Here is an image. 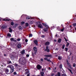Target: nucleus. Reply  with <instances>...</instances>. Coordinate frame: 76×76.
Segmentation results:
<instances>
[{"mask_svg":"<svg viewBox=\"0 0 76 76\" xmlns=\"http://www.w3.org/2000/svg\"><path fill=\"white\" fill-rule=\"evenodd\" d=\"M19 62L20 63H25L26 62V59L24 57H21L18 60Z\"/></svg>","mask_w":76,"mask_h":76,"instance_id":"1","label":"nucleus"},{"mask_svg":"<svg viewBox=\"0 0 76 76\" xmlns=\"http://www.w3.org/2000/svg\"><path fill=\"white\" fill-rule=\"evenodd\" d=\"M37 25L38 28H42V25L40 23V22H38Z\"/></svg>","mask_w":76,"mask_h":76,"instance_id":"2","label":"nucleus"},{"mask_svg":"<svg viewBox=\"0 0 76 76\" xmlns=\"http://www.w3.org/2000/svg\"><path fill=\"white\" fill-rule=\"evenodd\" d=\"M34 50L35 54H36V53H37V48L35 47L34 48Z\"/></svg>","mask_w":76,"mask_h":76,"instance_id":"3","label":"nucleus"},{"mask_svg":"<svg viewBox=\"0 0 76 76\" xmlns=\"http://www.w3.org/2000/svg\"><path fill=\"white\" fill-rule=\"evenodd\" d=\"M45 56L46 58H45L44 59L45 60H47L48 59L47 58L50 57V55H45Z\"/></svg>","mask_w":76,"mask_h":76,"instance_id":"4","label":"nucleus"},{"mask_svg":"<svg viewBox=\"0 0 76 76\" xmlns=\"http://www.w3.org/2000/svg\"><path fill=\"white\" fill-rule=\"evenodd\" d=\"M45 51H47V52H50V50L48 49V47L47 46L46 47V49L45 50Z\"/></svg>","mask_w":76,"mask_h":76,"instance_id":"5","label":"nucleus"},{"mask_svg":"<svg viewBox=\"0 0 76 76\" xmlns=\"http://www.w3.org/2000/svg\"><path fill=\"white\" fill-rule=\"evenodd\" d=\"M42 24L43 25V26H45V27H46L47 29H48V25H47L46 24H45V23H42Z\"/></svg>","mask_w":76,"mask_h":76,"instance_id":"6","label":"nucleus"},{"mask_svg":"<svg viewBox=\"0 0 76 76\" xmlns=\"http://www.w3.org/2000/svg\"><path fill=\"white\" fill-rule=\"evenodd\" d=\"M14 71V67L11 68V70L10 71V72L11 73H12V72H13Z\"/></svg>","mask_w":76,"mask_h":76,"instance_id":"7","label":"nucleus"},{"mask_svg":"<svg viewBox=\"0 0 76 76\" xmlns=\"http://www.w3.org/2000/svg\"><path fill=\"white\" fill-rule=\"evenodd\" d=\"M7 67H9L11 69V68L13 67V66H12V65H8L7 66Z\"/></svg>","mask_w":76,"mask_h":76,"instance_id":"8","label":"nucleus"},{"mask_svg":"<svg viewBox=\"0 0 76 76\" xmlns=\"http://www.w3.org/2000/svg\"><path fill=\"white\" fill-rule=\"evenodd\" d=\"M45 45H50V42H47L45 43Z\"/></svg>","mask_w":76,"mask_h":76,"instance_id":"9","label":"nucleus"},{"mask_svg":"<svg viewBox=\"0 0 76 76\" xmlns=\"http://www.w3.org/2000/svg\"><path fill=\"white\" fill-rule=\"evenodd\" d=\"M10 40L12 41H14V42H16V40L15 39L13 38H11L10 39Z\"/></svg>","mask_w":76,"mask_h":76,"instance_id":"10","label":"nucleus"},{"mask_svg":"<svg viewBox=\"0 0 76 76\" xmlns=\"http://www.w3.org/2000/svg\"><path fill=\"white\" fill-rule=\"evenodd\" d=\"M34 43L35 44H36V45H38V41H37V40H34Z\"/></svg>","mask_w":76,"mask_h":76,"instance_id":"11","label":"nucleus"},{"mask_svg":"<svg viewBox=\"0 0 76 76\" xmlns=\"http://www.w3.org/2000/svg\"><path fill=\"white\" fill-rule=\"evenodd\" d=\"M37 68L39 69H40L41 68V66L39 65H38L37 66Z\"/></svg>","mask_w":76,"mask_h":76,"instance_id":"12","label":"nucleus"},{"mask_svg":"<svg viewBox=\"0 0 76 76\" xmlns=\"http://www.w3.org/2000/svg\"><path fill=\"white\" fill-rule=\"evenodd\" d=\"M18 48H20V47H21V44H18L17 46Z\"/></svg>","mask_w":76,"mask_h":76,"instance_id":"13","label":"nucleus"},{"mask_svg":"<svg viewBox=\"0 0 76 76\" xmlns=\"http://www.w3.org/2000/svg\"><path fill=\"white\" fill-rule=\"evenodd\" d=\"M17 26H18V24L16 23L14 25L13 28H16Z\"/></svg>","mask_w":76,"mask_h":76,"instance_id":"14","label":"nucleus"},{"mask_svg":"<svg viewBox=\"0 0 76 76\" xmlns=\"http://www.w3.org/2000/svg\"><path fill=\"white\" fill-rule=\"evenodd\" d=\"M18 28L19 29V30H22V29H23V28H22V27L21 26H19L18 27Z\"/></svg>","mask_w":76,"mask_h":76,"instance_id":"15","label":"nucleus"},{"mask_svg":"<svg viewBox=\"0 0 76 76\" xmlns=\"http://www.w3.org/2000/svg\"><path fill=\"white\" fill-rule=\"evenodd\" d=\"M25 71L26 72H26V73H25V74L26 75L27 74H28V73H29V72L28 71V69H26Z\"/></svg>","mask_w":76,"mask_h":76,"instance_id":"16","label":"nucleus"},{"mask_svg":"<svg viewBox=\"0 0 76 76\" xmlns=\"http://www.w3.org/2000/svg\"><path fill=\"white\" fill-rule=\"evenodd\" d=\"M61 39H59L58 40V43H60V42H61Z\"/></svg>","mask_w":76,"mask_h":76,"instance_id":"17","label":"nucleus"},{"mask_svg":"<svg viewBox=\"0 0 76 76\" xmlns=\"http://www.w3.org/2000/svg\"><path fill=\"white\" fill-rule=\"evenodd\" d=\"M6 27H7V26H2V29H4V28H6Z\"/></svg>","mask_w":76,"mask_h":76,"instance_id":"18","label":"nucleus"},{"mask_svg":"<svg viewBox=\"0 0 76 76\" xmlns=\"http://www.w3.org/2000/svg\"><path fill=\"white\" fill-rule=\"evenodd\" d=\"M5 72L6 73H8L9 72V70L7 69H5Z\"/></svg>","mask_w":76,"mask_h":76,"instance_id":"19","label":"nucleus"},{"mask_svg":"<svg viewBox=\"0 0 76 76\" xmlns=\"http://www.w3.org/2000/svg\"><path fill=\"white\" fill-rule=\"evenodd\" d=\"M21 54H23L25 53V50H23L22 52H21Z\"/></svg>","mask_w":76,"mask_h":76,"instance_id":"20","label":"nucleus"},{"mask_svg":"<svg viewBox=\"0 0 76 76\" xmlns=\"http://www.w3.org/2000/svg\"><path fill=\"white\" fill-rule=\"evenodd\" d=\"M9 29L10 32H12V28H9Z\"/></svg>","mask_w":76,"mask_h":76,"instance_id":"21","label":"nucleus"},{"mask_svg":"<svg viewBox=\"0 0 76 76\" xmlns=\"http://www.w3.org/2000/svg\"><path fill=\"white\" fill-rule=\"evenodd\" d=\"M55 76H60V73L58 72V74L56 75Z\"/></svg>","mask_w":76,"mask_h":76,"instance_id":"22","label":"nucleus"},{"mask_svg":"<svg viewBox=\"0 0 76 76\" xmlns=\"http://www.w3.org/2000/svg\"><path fill=\"white\" fill-rule=\"evenodd\" d=\"M43 30L44 31H45V32H46V31H47V29L45 28H44Z\"/></svg>","mask_w":76,"mask_h":76,"instance_id":"23","label":"nucleus"},{"mask_svg":"<svg viewBox=\"0 0 76 76\" xmlns=\"http://www.w3.org/2000/svg\"><path fill=\"white\" fill-rule=\"evenodd\" d=\"M68 70L70 72L71 74H73V72H72L71 70L70 69H68Z\"/></svg>","mask_w":76,"mask_h":76,"instance_id":"24","label":"nucleus"},{"mask_svg":"<svg viewBox=\"0 0 76 76\" xmlns=\"http://www.w3.org/2000/svg\"><path fill=\"white\" fill-rule=\"evenodd\" d=\"M25 25L26 26H29V24L27 23H26Z\"/></svg>","mask_w":76,"mask_h":76,"instance_id":"25","label":"nucleus"},{"mask_svg":"<svg viewBox=\"0 0 76 76\" xmlns=\"http://www.w3.org/2000/svg\"><path fill=\"white\" fill-rule=\"evenodd\" d=\"M44 72H41V76H44Z\"/></svg>","mask_w":76,"mask_h":76,"instance_id":"26","label":"nucleus"},{"mask_svg":"<svg viewBox=\"0 0 76 76\" xmlns=\"http://www.w3.org/2000/svg\"><path fill=\"white\" fill-rule=\"evenodd\" d=\"M66 62L68 64V65H69V66H70V64H69V63L68 62V60H66Z\"/></svg>","mask_w":76,"mask_h":76,"instance_id":"27","label":"nucleus"},{"mask_svg":"<svg viewBox=\"0 0 76 76\" xmlns=\"http://www.w3.org/2000/svg\"><path fill=\"white\" fill-rule=\"evenodd\" d=\"M64 47H65V45H62V49H64Z\"/></svg>","mask_w":76,"mask_h":76,"instance_id":"28","label":"nucleus"},{"mask_svg":"<svg viewBox=\"0 0 76 76\" xmlns=\"http://www.w3.org/2000/svg\"><path fill=\"white\" fill-rule=\"evenodd\" d=\"M7 36L8 37H11V34L10 33H8V34Z\"/></svg>","mask_w":76,"mask_h":76,"instance_id":"29","label":"nucleus"},{"mask_svg":"<svg viewBox=\"0 0 76 76\" xmlns=\"http://www.w3.org/2000/svg\"><path fill=\"white\" fill-rule=\"evenodd\" d=\"M8 20V21H9V20H10L9 19H7L6 18H5V19H4L3 20Z\"/></svg>","mask_w":76,"mask_h":76,"instance_id":"30","label":"nucleus"},{"mask_svg":"<svg viewBox=\"0 0 76 76\" xmlns=\"http://www.w3.org/2000/svg\"><path fill=\"white\" fill-rule=\"evenodd\" d=\"M26 19H30V17H29V16H28L26 17Z\"/></svg>","mask_w":76,"mask_h":76,"instance_id":"31","label":"nucleus"},{"mask_svg":"<svg viewBox=\"0 0 76 76\" xmlns=\"http://www.w3.org/2000/svg\"><path fill=\"white\" fill-rule=\"evenodd\" d=\"M24 23H25V22H21V25H23V24H24Z\"/></svg>","mask_w":76,"mask_h":76,"instance_id":"32","label":"nucleus"},{"mask_svg":"<svg viewBox=\"0 0 76 76\" xmlns=\"http://www.w3.org/2000/svg\"><path fill=\"white\" fill-rule=\"evenodd\" d=\"M58 60H61V58L60 57V56H58Z\"/></svg>","mask_w":76,"mask_h":76,"instance_id":"33","label":"nucleus"},{"mask_svg":"<svg viewBox=\"0 0 76 76\" xmlns=\"http://www.w3.org/2000/svg\"><path fill=\"white\" fill-rule=\"evenodd\" d=\"M32 37V34H30V35H29V37Z\"/></svg>","mask_w":76,"mask_h":76,"instance_id":"34","label":"nucleus"},{"mask_svg":"<svg viewBox=\"0 0 76 76\" xmlns=\"http://www.w3.org/2000/svg\"><path fill=\"white\" fill-rule=\"evenodd\" d=\"M62 76H67L66 75V74H62Z\"/></svg>","mask_w":76,"mask_h":76,"instance_id":"35","label":"nucleus"},{"mask_svg":"<svg viewBox=\"0 0 76 76\" xmlns=\"http://www.w3.org/2000/svg\"><path fill=\"white\" fill-rule=\"evenodd\" d=\"M17 41H20V39L18 38L17 39Z\"/></svg>","mask_w":76,"mask_h":76,"instance_id":"36","label":"nucleus"},{"mask_svg":"<svg viewBox=\"0 0 76 76\" xmlns=\"http://www.w3.org/2000/svg\"><path fill=\"white\" fill-rule=\"evenodd\" d=\"M73 25L74 26H75L76 25V23H74L73 24Z\"/></svg>","mask_w":76,"mask_h":76,"instance_id":"37","label":"nucleus"},{"mask_svg":"<svg viewBox=\"0 0 76 76\" xmlns=\"http://www.w3.org/2000/svg\"><path fill=\"white\" fill-rule=\"evenodd\" d=\"M65 49L66 51H67V50H68V48H66Z\"/></svg>","mask_w":76,"mask_h":76,"instance_id":"38","label":"nucleus"},{"mask_svg":"<svg viewBox=\"0 0 76 76\" xmlns=\"http://www.w3.org/2000/svg\"><path fill=\"white\" fill-rule=\"evenodd\" d=\"M69 43H67V44L66 45V46L68 47V46H69Z\"/></svg>","mask_w":76,"mask_h":76,"instance_id":"39","label":"nucleus"},{"mask_svg":"<svg viewBox=\"0 0 76 76\" xmlns=\"http://www.w3.org/2000/svg\"><path fill=\"white\" fill-rule=\"evenodd\" d=\"M11 25H12V26H13L14 25V23H13V22H12L11 23Z\"/></svg>","mask_w":76,"mask_h":76,"instance_id":"40","label":"nucleus"},{"mask_svg":"<svg viewBox=\"0 0 76 76\" xmlns=\"http://www.w3.org/2000/svg\"><path fill=\"white\" fill-rule=\"evenodd\" d=\"M60 67L61 69H62V65L61 64L60 66Z\"/></svg>","mask_w":76,"mask_h":76,"instance_id":"41","label":"nucleus"},{"mask_svg":"<svg viewBox=\"0 0 76 76\" xmlns=\"http://www.w3.org/2000/svg\"><path fill=\"white\" fill-rule=\"evenodd\" d=\"M10 63H11V61H8V64H10Z\"/></svg>","mask_w":76,"mask_h":76,"instance_id":"42","label":"nucleus"},{"mask_svg":"<svg viewBox=\"0 0 76 76\" xmlns=\"http://www.w3.org/2000/svg\"><path fill=\"white\" fill-rule=\"evenodd\" d=\"M64 39H65V41H67V39H66V38H65V37H64Z\"/></svg>","mask_w":76,"mask_h":76,"instance_id":"43","label":"nucleus"},{"mask_svg":"<svg viewBox=\"0 0 76 76\" xmlns=\"http://www.w3.org/2000/svg\"><path fill=\"white\" fill-rule=\"evenodd\" d=\"M61 31H64V28L61 29Z\"/></svg>","mask_w":76,"mask_h":76,"instance_id":"44","label":"nucleus"},{"mask_svg":"<svg viewBox=\"0 0 76 76\" xmlns=\"http://www.w3.org/2000/svg\"><path fill=\"white\" fill-rule=\"evenodd\" d=\"M41 37L42 38H44V37H45V36L42 35L41 36Z\"/></svg>","mask_w":76,"mask_h":76,"instance_id":"45","label":"nucleus"},{"mask_svg":"<svg viewBox=\"0 0 76 76\" xmlns=\"http://www.w3.org/2000/svg\"><path fill=\"white\" fill-rule=\"evenodd\" d=\"M26 56L27 57H29V55L28 54H27V55H26Z\"/></svg>","mask_w":76,"mask_h":76,"instance_id":"46","label":"nucleus"},{"mask_svg":"<svg viewBox=\"0 0 76 76\" xmlns=\"http://www.w3.org/2000/svg\"><path fill=\"white\" fill-rule=\"evenodd\" d=\"M14 75H16V72H14Z\"/></svg>","mask_w":76,"mask_h":76,"instance_id":"47","label":"nucleus"},{"mask_svg":"<svg viewBox=\"0 0 76 76\" xmlns=\"http://www.w3.org/2000/svg\"><path fill=\"white\" fill-rule=\"evenodd\" d=\"M28 39H26L25 40V42H28Z\"/></svg>","mask_w":76,"mask_h":76,"instance_id":"48","label":"nucleus"},{"mask_svg":"<svg viewBox=\"0 0 76 76\" xmlns=\"http://www.w3.org/2000/svg\"><path fill=\"white\" fill-rule=\"evenodd\" d=\"M54 75V74H51V76H53Z\"/></svg>","mask_w":76,"mask_h":76,"instance_id":"49","label":"nucleus"},{"mask_svg":"<svg viewBox=\"0 0 76 76\" xmlns=\"http://www.w3.org/2000/svg\"><path fill=\"white\" fill-rule=\"evenodd\" d=\"M33 22H32V21H31L30 22V24H32V23H33Z\"/></svg>","mask_w":76,"mask_h":76,"instance_id":"50","label":"nucleus"},{"mask_svg":"<svg viewBox=\"0 0 76 76\" xmlns=\"http://www.w3.org/2000/svg\"><path fill=\"white\" fill-rule=\"evenodd\" d=\"M47 61H50V59H47Z\"/></svg>","mask_w":76,"mask_h":76,"instance_id":"51","label":"nucleus"},{"mask_svg":"<svg viewBox=\"0 0 76 76\" xmlns=\"http://www.w3.org/2000/svg\"><path fill=\"white\" fill-rule=\"evenodd\" d=\"M40 60H41V61H43V59L42 58H41V59Z\"/></svg>","mask_w":76,"mask_h":76,"instance_id":"52","label":"nucleus"},{"mask_svg":"<svg viewBox=\"0 0 76 76\" xmlns=\"http://www.w3.org/2000/svg\"><path fill=\"white\" fill-rule=\"evenodd\" d=\"M73 66L74 67H75V64H74L73 65Z\"/></svg>","mask_w":76,"mask_h":76,"instance_id":"53","label":"nucleus"},{"mask_svg":"<svg viewBox=\"0 0 76 76\" xmlns=\"http://www.w3.org/2000/svg\"><path fill=\"white\" fill-rule=\"evenodd\" d=\"M54 41H55V42H56V41H57V40L56 39H54Z\"/></svg>","mask_w":76,"mask_h":76,"instance_id":"54","label":"nucleus"},{"mask_svg":"<svg viewBox=\"0 0 76 76\" xmlns=\"http://www.w3.org/2000/svg\"><path fill=\"white\" fill-rule=\"evenodd\" d=\"M48 69H49V70H50V69H51V68L50 67H49Z\"/></svg>","mask_w":76,"mask_h":76,"instance_id":"55","label":"nucleus"},{"mask_svg":"<svg viewBox=\"0 0 76 76\" xmlns=\"http://www.w3.org/2000/svg\"><path fill=\"white\" fill-rule=\"evenodd\" d=\"M42 71H44V69H42Z\"/></svg>","mask_w":76,"mask_h":76,"instance_id":"56","label":"nucleus"},{"mask_svg":"<svg viewBox=\"0 0 76 76\" xmlns=\"http://www.w3.org/2000/svg\"><path fill=\"white\" fill-rule=\"evenodd\" d=\"M57 34H56V37H57Z\"/></svg>","mask_w":76,"mask_h":76,"instance_id":"57","label":"nucleus"},{"mask_svg":"<svg viewBox=\"0 0 76 76\" xmlns=\"http://www.w3.org/2000/svg\"><path fill=\"white\" fill-rule=\"evenodd\" d=\"M32 55H34V53H32Z\"/></svg>","mask_w":76,"mask_h":76,"instance_id":"58","label":"nucleus"},{"mask_svg":"<svg viewBox=\"0 0 76 76\" xmlns=\"http://www.w3.org/2000/svg\"><path fill=\"white\" fill-rule=\"evenodd\" d=\"M70 55H72V53H71L70 54Z\"/></svg>","mask_w":76,"mask_h":76,"instance_id":"59","label":"nucleus"},{"mask_svg":"<svg viewBox=\"0 0 76 76\" xmlns=\"http://www.w3.org/2000/svg\"><path fill=\"white\" fill-rule=\"evenodd\" d=\"M55 70H56V68H55Z\"/></svg>","mask_w":76,"mask_h":76,"instance_id":"60","label":"nucleus"},{"mask_svg":"<svg viewBox=\"0 0 76 76\" xmlns=\"http://www.w3.org/2000/svg\"><path fill=\"white\" fill-rule=\"evenodd\" d=\"M52 64H53V63L52 62Z\"/></svg>","mask_w":76,"mask_h":76,"instance_id":"61","label":"nucleus"},{"mask_svg":"<svg viewBox=\"0 0 76 76\" xmlns=\"http://www.w3.org/2000/svg\"><path fill=\"white\" fill-rule=\"evenodd\" d=\"M68 59H70V58H68Z\"/></svg>","mask_w":76,"mask_h":76,"instance_id":"62","label":"nucleus"},{"mask_svg":"<svg viewBox=\"0 0 76 76\" xmlns=\"http://www.w3.org/2000/svg\"><path fill=\"white\" fill-rule=\"evenodd\" d=\"M70 27H72V26H70Z\"/></svg>","mask_w":76,"mask_h":76,"instance_id":"63","label":"nucleus"},{"mask_svg":"<svg viewBox=\"0 0 76 76\" xmlns=\"http://www.w3.org/2000/svg\"><path fill=\"white\" fill-rule=\"evenodd\" d=\"M2 66H3V65H2Z\"/></svg>","mask_w":76,"mask_h":76,"instance_id":"64","label":"nucleus"}]
</instances>
